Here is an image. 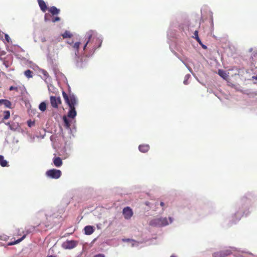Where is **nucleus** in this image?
I'll use <instances>...</instances> for the list:
<instances>
[{"label": "nucleus", "mask_w": 257, "mask_h": 257, "mask_svg": "<svg viewBox=\"0 0 257 257\" xmlns=\"http://www.w3.org/2000/svg\"><path fill=\"white\" fill-rule=\"evenodd\" d=\"M62 96L65 102L69 107V110L67 114L68 117L74 118L77 114L75 110V106L78 103V101L75 96L71 93L67 94L64 91H62Z\"/></svg>", "instance_id": "obj_1"}, {"label": "nucleus", "mask_w": 257, "mask_h": 257, "mask_svg": "<svg viewBox=\"0 0 257 257\" xmlns=\"http://www.w3.org/2000/svg\"><path fill=\"white\" fill-rule=\"evenodd\" d=\"M93 32L89 31L86 33L85 37L87 39L86 43L83 47V50L85 51L86 48H90L92 51H95L99 48L101 44V41L97 38L93 37Z\"/></svg>", "instance_id": "obj_2"}, {"label": "nucleus", "mask_w": 257, "mask_h": 257, "mask_svg": "<svg viewBox=\"0 0 257 257\" xmlns=\"http://www.w3.org/2000/svg\"><path fill=\"white\" fill-rule=\"evenodd\" d=\"M88 58L84 56L76 55L75 64L77 67L82 68L87 64Z\"/></svg>", "instance_id": "obj_3"}, {"label": "nucleus", "mask_w": 257, "mask_h": 257, "mask_svg": "<svg viewBox=\"0 0 257 257\" xmlns=\"http://www.w3.org/2000/svg\"><path fill=\"white\" fill-rule=\"evenodd\" d=\"M47 177L52 179H58L61 176V172L59 170L55 169H50L46 172Z\"/></svg>", "instance_id": "obj_4"}, {"label": "nucleus", "mask_w": 257, "mask_h": 257, "mask_svg": "<svg viewBox=\"0 0 257 257\" xmlns=\"http://www.w3.org/2000/svg\"><path fill=\"white\" fill-rule=\"evenodd\" d=\"M50 100L51 105L54 108H58L59 105L62 103V101L60 97L51 96L50 97Z\"/></svg>", "instance_id": "obj_5"}, {"label": "nucleus", "mask_w": 257, "mask_h": 257, "mask_svg": "<svg viewBox=\"0 0 257 257\" xmlns=\"http://www.w3.org/2000/svg\"><path fill=\"white\" fill-rule=\"evenodd\" d=\"M78 244V242L74 240H66L64 242L62 246L65 249H71L75 247Z\"/></svg>", "instance_id": "obj_6"}, {"label": "nucleus", "mask_w": 257, "mask_h": 257, "mask_svg": "<svg viewBox=\"0 0 257 257\" xmlns=\"http://www.w3.org/2000/svg\"><path fill=\"white\" fill-rule=\"evenodd\" d=\"M231 253L229 249H224L219 251L215 252L213 253V257H226Z\"/></svg>", "instance_id": "obj_7"}, {"label": "nucleus", "mask_w": 257, "mask_h": 257, "mask_svg": "<svg viewBox=\"0 0 257 257\" xmlns=\"http://www.w3.org/2000/svg\"><path fill=\"white\" fill-rule=\"evenodd\" d=\"M122 214L125 219H130L133 215V212L130 207H125L123 209Z\"/></svg>", "instance_id": "obj_8"}, {"label": "nucleus", "mask_w": 257, "mask_h": 257, "mask_svg": "<svg viewBox=\"0 0 257 257\" xmlns=\"http://www.w3.org/2000/svg\"><path fill=\"white\" fill-rule=\"evenodd\" d=\"M53 163L55 166L57 167H59L62 166V159L59 157H54L53 159Z\"/></svg>", "instance_id": "obj_9"}, {"label": "nucleus", "mask_w": 257, "mask_h": 257, "mask_svg": "<svg viewBox=\"0 0 257 257\" xmlns=\"http://www.w3.org/2000/svg\"><path fill=\"white\" fill-rule=\"evenodd\" d=\"M37 1L39 5V7L41 8V10L43 12H45L48 9L45 2L43 0H37Z\"/></svg>", "instance_id": "obj_10"}, {"label": "nucleus", "mask_w": 257, "mask_h": 257, "mask_svg": "<svg viewBox=\"0 0 257 257\" xmlns=\"http://www.w3.org/2000/svg\"><path fill=\"white\" fill-rule=\"evenodd\" d=\"M94 231L93 226L87 225L84 227L85 233L87 235H90L93 233Z\"/></svg>", "instance_id": "obj_11"}, {"label": "nucleus", "mask_w": 257, "mask_h": 257, "mask_svg": "<svg viewBox=\"0 0 257 257\" xmlns=\"http://www.w3.org/2000/svg\"><path fill=\"white\" fill-rule=\"evenodd\" d=\"M139 149L142 153H146L149 150L150 146L149 145L146 144L140 145L139 147Z\"/></svg>", "instance_id": "obj_12"}, {"label": "nucleus", "mask_w": 257, "mask_h": 257, "mask_svg": "<svg viewBox=\"0 0 257 257\" xmlns=\"http://www.w3.org/2000/svg\"><path fill=\"white\" fill-rule=\"evenodd\" d=\"M28 233H29V232H28V231H27V233H25V234H24L23 235V236L21 238H19V239H17V240H16L14 241H12V242H9V243H8V245H15V244H17V243H19V242H20L21 241H22L23 240H24V239L25 238V237H26V235H27Z\"/></svg>", "instance_id": "obj_13"}, {"label": "nucleus", "mask_w": 257, "mask_h": 257, "mask_svg": "<svg viewBox=\"0 0 257 257\" xmlns=\"http://www.w3.org/2000/svg\"><path fill=\"white\" fill-rule=\"evenodd\" d=\"M160 218H155L150 221L149 225L152 226H160Z\"/></svg>", "instance_id": "obj_14"}, {"label": "nucleus", "mask_w": 257, "mask_h": 257, "mask_svg": "<svg viewBox=\"0 0 257 257\" xmlns=\"http://www.w3.org/2000/svg\"><path fill=\"white\" fill-rule=\"evenodd\" d=\"M160 218H155L150 221L149 225L152 226H160Z\"/></svg>", "instance_id": "obj_15"}, {"label": "nucleus", "mask_w": 257, "mask_h": 257, "mask_svg": "<svg viewBox=\"0 0 257 257\" xmlns=\"http://www.w3.org/2000/svg\"><path fill=\"white\" fill-rule=\"evenodd\" d=\"M4 104L7 108H11L12 103L7 99H0V105Z\"/></svg>", "instance_id": "obj_16"}, {"label": "nucleus", "mask_w": 257, "mask_h": 257, "mask_svg": "<svg viewBox=\"0 0 257 257\" xmlns=\"http://www.w3.org/2000/svg\"><path fill=\"white\" fill-rule=\"evenodd\" d=\"M49 11L53 15H58L60 13V10L56 7L53 6L49 8Z\"/></svg>", "instance_id": "obj_17"}, {"label": "nucleus", "mask_w": 257, "mask_h": 257, "mask_svg": "<svg viewBox=\"0 0 257 257\" xmlns=\"http://www.w3.org/2000/svg\"><path fill=\"white\" fill-rule=\"evenodd\" d=\"M80 42H77L72 45V48L75 50V55L78 54Z\"/></svg>", "instance_id": "obj_18"}, {"label": "nucleus", "mask_w": 257, "mask_h": 257, "mask_svg": "<svg viewBox=\"0 0 257 257\" xmlns=\"http://www.w3.org/2000/svg\"><path fill=\"white\" fill-rule=\"evenodd\" d=\"M0 164L3 167L8 166V162L4 159V156L2 155H0Z\"/></svg>", "instance_id": "obj_19"}, {"label": "nucleus", "mask_w": 257, "mask_h": 257, "mask_svg": "<svg viewBox=\"0 0 257 257\" xmlns=\"http://www.w3.org/2000/svg\"><path fill=\"white\" fill-rule=\"evenodd\" d=\"M160 226H164L169 224V222L167 220V218L166 217L165 218H160Z\"/></svg>", "instance_id": "obj_20"}, {"label": "nucleus", "mask_w": 257, "mask_h": 257, "mask_svg": "<svg viewBox=\"0 0 257 257\" xmlns=\"http://www.w3.org/2000/svg\"><path fill=\"white\" fill-rule=\"evenodd\" d=\"M193 38H194L199 44H202V42L198 36V32L197 30L195 31Z\"/></svg>", "instance_id": "obj_21"}, {"label": "nucleus", "mask_w": 257, "mask_h": 257, "mask_svg": "<svg viewBox=\"0 0 257 257\" xmlns=\"http://www.w3.org/2000/svg\"><path fill=\"white\" fill-rule=\"evenodd\" d=\"M39 109L42 111H45L47 108V104L45 102H41L39 106Z\"/></svg>", "instance_id": "obj_22"}, {"label": "nucleus", "mask_w": 257, "mask_h": 257, "mask_svg": "<svg viewBox=\"0 0 257 257\" xmlns=\"http://www.w3.org/2000/svg\"><path fill=\"white\" fill-rule=\"evenodd\" d=\"M33 71L30 69L27 70L24 72L25 75L28 78H30L33 77Z\"/></svg>", "instance_id": "obj_23"}, {"label": "nucleus", "mask_w": 257, "mask_h": 257, "mask_svg": "<svg viewBox=\"0 0 257 257\" xmlns=\"http://www.w3.org/2000/svg\"><path fill=\"white\" fill-rule=\"evenodd\" d=\"M63 38H71L72 37V34L68 31H66L63 34H62Z\"/></svg>", "instance_id": "obj_24"}, {"label": "nucleus", "mask_w": 257, "mask_h": 257, "mask_svg": "<svg viewBox=\"0 0 257 257\" xmlns=\"http://www.w3.org/2000/svg\"><path fill=\"white\" fill-rule=\"evenodd\" d=\"M6 55V52L4 50H2L0 49V60H3L6 59L5 55Z\"/></svg>", "instance_id": "obj_25"}, {"label": "nucleus", "mask_w": 257, "mask_h": 257, "mask_svg": "<svg viewBox=\"0 0 257 257\" xmlns=\"http://www.w3.org/2000/svg\"><path fill=\"white\" fill-rule=\"evenodd\" d=\"M63 120L65 123V125L67 128H69L70 126V123L66 116H64L63 117Z\"/></svg>", "instance_id": "obj_26"}, {"label": "nucleus", "mask_w": 257, "mask_h": 257, "mask_svg": "<svg viewBox=\"0 0 257 257\" xmlns=\"http://www.w3.org/2000/svg\"><path fill=\"white\" fill-rule=\"evenodd\" d=\"M4 119H8L10 116V112L9 110H6L4 112Z\"/></svg>", "instance_id": "obj_27"}, {"label": "nucleus", "mask_w": 257, "mask_h": 257, "mask_svg": "<svg viewBox=\"0 0 257 257\" xmlns=\"http://www.w3.org/2000/svg\"><path fill=\"white\" fill-rule=\"evenodd\" d=\"M218 74L221 76L223 78H224L225 77V73L224 72V71H222V70H219L218 71Z\"/></svg>", "instance_id": "obj_28"}, {"label": "nucleus", "mask_w": 257, "mask_h": 257, "mask_svg": "<svg viewBox=\"0 0 257 257\" xmlns=\"http://www.w3.org/2000/svg\"><path fill=\"white\" fill-rule=\"evenodd\" d=\"M41 73L46 78H47V77H48L49 76V74L47 72V71L45 70H42L41 71Z\"/></svg>", "instance_id": "obj_29"}, {"label": "nucleus", "mask_w": 257, "mask_h": 257, "mask_svg": "<svg viewBox=\"0 0 257 257\" xmlns=\"http://www.w3.org/2000/svg\"><path fill=\"white\" fill-rule=\"evenodd\" d=\"M60 21V18L59 17H55L52 18V21L53 23H55L56 22H58Z\"/></svg>", "instance_id": "obj_30"}, {"label": "nucleus", "mask_w": 257, "mask_h": 257, "mask_svg": "<svg viewBox=\"0 0 257 257\" xmlns=\"http://www.w3.org/2000/svg\"><path fill=\"white\" fill-rule=\"evenodd\" d=\"M5 38L8 43H10L11 42V39L8 34H6L5 35Z\"/></svg>", "instance_id": "obj_31"}, {"label": "nucleus", "mask_w": 257, "mask_h": 257, "mask_svg": "<svg viewBox=\"0 0 257 257\" xmlns=\"http://www.w3.org/2000/svg\"><path fill=\"white\" fill-rule=\"evenodd\" d=\"M3 62V64L7 67L8 68L9 67L8 62L6 61L5 59L2 60Z\"/></svg>", "instance_id": "obj_32"}, {"label": "nucleus", "mask_w": 257, "mask_h": 257, "mask_svg": "<svg viewBox=\"0 0 257 257\" xmlns=\"http://www.w3.org/2000/svg\"><path fill=\"white\" fill-rule=\"evenodd\" d=\"M9 90L10 91L14 90L17 91L18 90V88L17 87H16V86H11L10 87Z\"/></svg>", "instance_id": "obj_33"}, {"label": "nucleus", "mask_w": 257, "mask_h": 257, "mask_svg": "<svg viewBox=\"0 0 257 257\" xmlns=\"http://www.w3.org/2000/svg\"><path fill=\"white\" fill-rule=\"evenodd\" d=\"M94 257H105L104 255L102 254H98L95 255Z\"/></svg>", "instance_id": "obj_34"}, {"label": "nucleus", "mask_w": 257, "mask_h": 257, "mask_svg": "<svg viewBox=\"0 0 257 257\" xmlns=\"http://www.w3.org/2000/svg\"><path fill=\"white\" fill-rule=\"evenodd\" d=\"M67 43L71 45H72L73 44V41H67Z\"/></svg>", "instance_id": "obj_35"}, {"label": "nucleus", "mask_w": 257, "mask_h": 257, "mask_svg": "<svg viewBox=\"0 0 257 257\" xmlns=\"http://www.w3.org/2000/svg\"><path fill=\"white\" fill-rule=\"evenodd\" d=\"M200 45L202 46V47L203 49H206L207 48V47L205 45H203L202 43V44H200Z\"/></svg>", "instance_id": "obj_36"}, {"label": "nucleus", "mask_w": 257, "mask_h": 257, "mask_svg": "<svg viewBox=\"0 0 257 257\" xmlns=\"http://www.w3.org/2000/svg\"><path fill=\"white\" fill-rule=\"evenodd\" d=\"M169 221H170V223H172V221H173L172 218L170 217H169Z\"/></svg>", "instance_id": "obj_37"}, {"label": "nucleus", "mask_w": 257, "mask_h": 257, "mask_svg": "<svg viewBox=\"0 0 257 257\" xmlns=\"http://www.w3.org/2000/svg\"><path fill=\"white\" fill-rule=\"evenodd\" d=\"M164 205H165V204H164V202H161L160 203V205H161V206L163 207V206H164Z\"/></svg>", "instance_id": "obj_38"}, {"label": "nucleus", "mask_w": 257, "mask_h": 257, "mask_svg": "<svg viewBox=\"0 0 257 257\" xmlns=\"http://www.w3.org/2000/svg\"><path fill=\"white\" fill-rule=\"evenodd\" d=\"M6 124H7V125L10 126V128H11V124H10V122H8L7 123H6Z\"/></svg>", "instance_id": "obj_39"}, {"label": "nucleus", "mask_w": 257, "mask_h": 257, "mask_svg": "<svg viewBox=\"0 0 257 257\" xmlns=\"http://www.w3.org/2000/svg\"><path fill=\"white\" fill-rule=\"evenodd\" d=\"M47 257H56V256L52 255H48Z\"/></svg>", "instance_id": "obj_40"}, {"label": "nucleus", "mask_w": 257, "mask_h": 257, "mask_svg": "<svg viewBox=\"0 0 257 257\" xmlns=\"http://www.w3.org/2000/svg\"><path fill=\"white\" fill-rule=\"evenodd\" d=\"M31 123L30 122H28V125H29V126H31Z\"/></svg>", "instance_id": "obj_41"}, {"label": "nucleus", "mask_w": 257, "mask_h": 257, "mask_svg": "<svg viewBox=\"0 0 257 257\" xmlns=\"http://www.w3.org/2000/svg\"><path fill=\"white\" fill-rule=\"evenodd\" d=\"M184 84H187V81H184Z\"/></svg>", "instance_id": "obj_42"}, {"label": "nucleus", "mask_w": 257, "mask_h": 257, "mask_svg": "<svg viewBox=\"0 0 257 257\" xmlns=\"http://www.w3.org/2000/svg\"><path fill=\"white\" fill-rule=\"evenodd\" d=\"M170 257H177V256H175V255H171Z\"/></svg>", "instance_id": "obj_43"}]
</instances>
